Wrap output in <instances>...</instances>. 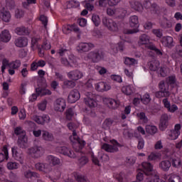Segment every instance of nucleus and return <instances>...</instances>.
Wrapping results in <instances>:
<instances>
[{"instance_id": "nucleus-51", "label": "nucleus", "mask_w": 182, "mask_h": 182, "mask_svg": "<svg viewBox=\"0 0 182 182\" xmlns=\"http://www.w3.org/2000/svg\"><path fill=\"white\" fill-rule=\"evenodd\" d=\"M7 168L9 170H16L17 168H19V164L17 162L10 161L7 163Z\"/></svg>"}, {"instance_id": "nucleus-40", "label": "nucleus", "mask_w": 182, "mask_h": 182, "mask_svg": "<svg viewBox=\"0 0 182 182\" xmlns=\"http://www.w3.org/2000/svg\"><path fill=\"white\" fill-rule=\"evenodd\" d=\"M170 95H171L170 92H166L161 90H160V91H158L155 93L156 97H158L159 99L161 97H170Z\"/></svg>"}, {"instance_id": "nucleus-22", "label": "nucleus", "mask_w": 182, "mask_h": 182, "mask_svg": "<svg viewBox=\"0 0 182 182\" xmlns=\"http://www.w3.org/2000/svg\"><path fill=\"white\" fill-rule=\"evenodd\" d=\"M0 18L4 22H9L11 21V13L5 7H3L0 10Z\"/></svg>"}, {"instance_id": "nucleus-10", "label": "nucleus", "mask_w": 182, "mask_h": 182, "mask_svg": "<svg viewBox=\"0 0 182 182\" xmlns=\"http://www.w3.org/2000/svg\"><path fill=\"white\" fill-rule=\"evenodd\" d=\"M171 119V116L168 114H162L159 122V129L164 132L168 127V120Z\"/></svg>"}, {"instance_id": "nucleus-60", "label": "nucleus", "mask_w": 182, "mask_h": 182, "mask_svg": "<svg viewBox=\"0 0 182 182\" xmlns=\"http://www.w3.org/2000/svg\"><path fill=\"white\" fill-rule=\"evenodd\" d=\"M9 61L6 59L4 58L2 60V66H1V72L4 73L5 72V69H6V67L8 66L9 68Z\"/></svg>"}, {"instance_id": "nucleus-56", "label": "nucleus", "mask_w": 182, "mask_h": 182, "mask_svg": "<svg viewBox=\"0 0 182 182\" xmlns=\"http://www.w3.org/2000/svg\"><path fill=\"white\" fill-rule=\"evenodd\" d=\"M136 116L139 119V120H141V122H143V123H147L149 122V119L147 118L144 112H139Z\"/></svg>"}, {"instance_id": "nucleus-19", "label": "nucleus", "mask_w": 182, "mask_h": 182, "mask_svg": "<svg viewBox=\"0 0 182 182\" xmlns=\"http://www.w3.org/2000/svg\"><path fill=\"white\" fill-rule=\"evenodd\" d=\"M14 33L19 36H28L31 33V31L26 26H21L14 29Z\"/></svg>"}, {"instance_id": "nucleus-20", "label": "nucleus", "mask_w": 182, "mask_h": 182, "mask_svg": "<svg viewBox=\"0 0 182 182\" xmlns=\"http://www.w3.org/2000/svg\"><path fill=\"white\" fill-rule=\"evenodd\" d=\"M111 89H112V87L110 86V85L105 82H100L95 84V90H97V92H107Z\"/></svg>"}, {"instance_id": "nucleus-50", "label": "nucleus", "mask_w": 182, "mask_h": 182, "mask_svg": "<svg viewBox=\"0 0 182 182\" xmlns=\"http://www.w3.org/2000/svg\"><path fill=\"white\" fill-rule=\"evenodd\" d=\"M171 164L175 168H180L181 167V160L179 158L172 159Z\"/></svg>"}, {"instance_id": "nucleus-11", "label": "nucleus", "mask_w": 182, "mask_h": 182, "mask_svg": "<svg viewBox=\"0 0 182 182\" xmlns=\"http://www.w3.org/2000/svg\"><path fill=\"white\" fill-rule=\"evenodd\" d=\"M56 150L58 153H60V154L67 156V157H70V159H76V154L66 146H58Z\"/></svg>"}, {"instance_id": "nucleus-21", "label": "nucleus", "mask_w": 182, "mask_h": 182, "mask_svg": "<svg viewBox=\"0 0 182 182\" xmlns=\"http://www.w3.org/2000/svg\"><path fill=\"white\" fill-rule=\"evenodd\" d=\"M95 48V44L92 43H81L78 45V50L81 52H89Z\"/></svg>"}, {"instance_id": "nucleus-4", "label": "nucleus", "mask_w": 182, "mask_h": 182, "mask_svg": "<svg viewBox=\"0 0 182 182\" xmlns=\"http://www.w3.org/2000/svg\"><path fill=\"white\" fill-rule=\"evenodd\" d=\"M70 140L72 141V143H73V147L77 153H79V151H80V150L85 147V144H86L85 141H82L80 139H79V136H77V134H76L75 131H73V135L70 136Z\"/></svg>"}, {"instance_id": "nucleus-28", "label": "nucleus", "mask_w": 182, "mask_h": 182, "mask_svg": "<svg viewBox=\"0 0 182 182\" xmlns=\"http://www.w3.org/2000/svg\"><path fill=\"white\" fill-rule=\"evenodd\" d=\"M11 33H9V31L4 30L0 34V40L1 42L8 43L11 41Z\"/></svg>"}, {"instance_id": "nucleus-5", "label": "nucleus", "mask_w": 182, "mask_h": 182, "mask_svg": "<svg viewBox=\"0 0 182 182\" xmlns=\"http://www.w3.org/2000/svg\"><path fill=\"white\" fill-rule=\"evenodd\" d=\"M119 147H122V145L117 142V141L112 139L111 140V145L107 144H104L102 146L103 150L108 151V153H116L119 151Z\"/></svg>"}, {"instance_id": "nucleus-37", "label": "nucleus", "mask_w": 182, "mask_h": 182, "mask_svg": "<svg viewBox=\"0 0 182 182\" xmlns=\"http://www.w3.org/2000/svg\"><path fill=\"white\" fill-rule=\"evenodd\" d=\"M160 26L164 28V29H167V28H171V26H172L171 21L168 20L167 18L164 17L160 21Z\"/></svg>"}, {"instance_id": "nucleus-26", "label": "nucleus", "mask_w": 182, "mask_h": 182, "mask_svg": "<svg viewBox=\"0 0 182 182\" xmlns=\"http://www.w3.org/2000/svg\"><path fill=\"white\" fill-rule=\"evenodd\" d=\"M141 166L144 170V173L146 176H150V174H151V172L153 171V165H151V164L149 162H143L141 164Z\"/></svg>"}, {"instance_id": "nucleus-17", "label": "nucleus", "mask_w": 182, "mask_h": 182, "mask_svg": "<svg viewBox=\"0 0 182 182\" xmlns=\"http://www.w3.org/2000/svg\"><path fill=\"white\" fill-rule=\"evenodd\" d=\"M107 14L109 16H113V15H118L120 18H123L126 15V10L119 9L115 10L112 8L107 9Z\"/></svg>"}, {"instance_id": "nucleus-3", "label": "nucleus", "mask_w": 182, "mask_h": 182, "mask_svg": "<svg viewBox=\"0 0 182 182\" xmlns=\"http://www.w3.org/2000/svg\"><path fill=\"white\" fill-rule=\"evenodd\" d=\"M27 154L32 159H41L45 154V149L39 145H33L27 149Z\"/></svg>"}, {"instance_id": "nucleus-53", "label": "nucleus", "mask_w": 182, "mask_h": 182, "mask_svg": "<svg viewBox=\"0 0 182 182\" xmlns=\"http://www.w3.org/2000/svg\"><path fill=\"white\" fill-rule=\"evenodd\" d=\"M14 133L16 134V136H26V132H25V130L22 129L21 127H17L14 129Z\"/></svg>"}, {"instance_id": "nucleus-46", "label": "nucleus", "mask_w": 182, "mask_h": 182, "mask_svg": "<svg viewBox=\"0 0 182 182\" xmlns=\"http://www.w3.org/2000/svg\"><path fill=\"white\" fill-rule=\"evenodd\" d=\"M3 151L4 153H0V163H2L5 159L8 160V149L6 147H4Z\"/></svg>"}, {"instance_id": "nucleus-15", "label": "nucleus", "mask_w": 182, "mask_h": 182, "mask_svg": "<svg viewBox=\"0 0 182 182\" xmlns=\"http://www.w3.org/2000/svg\"><path fill=\"white\" fill-rule=\"evenodd\" d=\"M11 151L14 159L17 161H19L21 164H23V154L21 151H18L17 147L11 148Z\"/></svg>"}, {"instance_id": "nucleus-27", "label": "nucleus", "mask_w": 182, "mask_h": 182, "mask_svg": "<svg viewBox=\"0 0 182 182\" xmlns=\"http://www.w3.org/2000/svg\"><path fill=\"white\" fill-rule=\"evenodd\" d=\"M46 161L52 164L53 166H59L60 164V159L59 158L54 156L53 155H48L46 157Z\"/></svg>"}, {"instance_id": "nucleus-52", "label": "nucleus", "mask_w": 182, "mask_h": 182, "mask_svg": "<svg viewBox=\"0 0 182 182\" xmlns=\"http://www.w3.org/2000/svg\"><path fill=\"white\" fill-rule=\"evenodd\" d=\"M92 21L95 26H99L100 25V16L97 14H92Z\"/></svg>"}, {"instance_id": "nucleus-48", "label": "nucleus", "mask_w": 182, "mask_h": 182, "mask_svg": "<svg viewBox=\"0 0 182 182\" xmlns=\"http://www.w3.org/2000/svg\"><path fill=\"white\" fill-rule=\"evenodd\" d=\"M176 79L174 75H171L166 79V83L168 86H173V85H176Z\"/></svg>"}, {"instance_id": "nucleus-30", "label": "nucleus", "mask_w": 182, "mask_h": 182, "mask_svg": "<svg viewBox=\"0 0 182 182\" xmlns=\"http://www.w3.org/2000/svg\"><path fill=\"white\" fill-rule=\"evenodd\" d=\"M130 6L134 11H136L137 12H141L143 11V5L139 1H132L130 2Z\"/></svg>"}, {"instance_id": "nucleus-49", "label": "nucleus", "mask_w": 182, "mask_h": 182, "mask_svg": "<svg viewBox=\"0 0 182 182\" xmlns=\"http://www.w3.org/2000/svg\"><path fill=\"white\" fill-rule=\"evenodd\" d=\"M74 177L77 182H87L86 177L80 173H75Z\"/></svg>"}, {"instance_id": "nucleus-29", "label": "nucleus", "mask_w": 182, "mask_h": 182, "mask_svg": "<svg viewBox=\"0 0 182 182\" xmlns=\"http://www.w3.org/2000/svg\"><path fill=\"white\" fill-rule=\"evenodd\" d=\"M171 167V162L168 160H164L159 163V168L163 171H168Z\"/></svg>"}, {"instance_id": "nucleus-31", "label": "nucleus", "mask_w": 182, "mask_h": 182, "mask_svg": "<svg viewBox=\"0 0 182 182\" xmlns=\"http://www.w3.org/2000/svg\"><path fill=\"white\" fill-rule=\"evenodd\" d=\"M42 139L45 141H53V134L46 130L42 131Z\"/></svg>"}, {"instance_id": "nucleus-42", "label": "nucleus", "mask_w": 182, "mask_h": 182, "mask_svg": "<svg viewBox=\"0 0 182 182\" xmlns=\"http://www.w3.org/2000/svg\"><path fill=\"white\" fill-rule=\"evenodd\" d=\"M60 62H61L62 65H63L64 66H66L67 68H69V67L70 68H77V66H78L77 63L73 65L72 63H70L69 62V60H68V58H61Z\"/></svg>"}, {"instance_id": "nucleus-36", "label": "nucleus", "mask_w": 182, "mask_h": 182, "mask_svg": "<svg viewBox=\"0 0 182 182\" xmlns=\"http://www.w3.org/2000/svg\"><path fill=\"white\" fill-rule=\"evenodd\" d=\"M23 176L26 178H32V177H34L36 178H39L40 177L39 173L31 171V170H27L24 171Z\"/></svg>"}, {"instance_id": "nucleus-23", "label": "nucleus", "mask_w": 182, "mask_h": 182, "mask_svg": "<svg viewBox=\"0 0 182 182\" xmlns=\"http://www.w3.org/2000/svg\"><path fill=\"white\" fill-rule=\"evenodd\" d=\"M21 67V60H16L14 62H11L9 65V75H15V69H18Z\"/></svg>"}, {"instance_id": "nucleus-55", "label": "nucleus", "mask_w": 182, "mask_h": 182, "mask_svg": "<svg viewBox=\"0 0 182 182\" xmlns=\"http://www.w3.org/2000/svg\"><path fill=\"white\" fill-rule=\"evenodd\" d=\"M168 182H181V177L178 175L172 174L168 178Z\"/></svg>"}, {"instance_id": "nucleus-44", "label": "nucleus", "mask_w": 182, "mask_h": 182, "mask_svg": "<svg viewBox=\"0 0 182 182\" xmlns=\"http://www.w3.org/2000/svg\"><path fill=\"white\" fill-rule=\"evenodd\" d=\"M150 11H151V14H155L159 15V14H160V11H161V9L160 8V6L159 5H157V4L154 3L151 6Z\"/></svg>"}, {"instance_id": "nucleus-59", "label": "nucleus", "mask_w": 182, "mask_h": 182, "mask_svg": "<svg viewBox=\"0 0 182 182\" xmlns=\"http://www.w3.org/2000/svg\"><path fill=\"white\" fill-rule=\"evenodd\" d=\"M57 53L60 55V56H65V55H66L68 53V49H66V47L63 46V47H60Z\"/></svg>"}, {"instance_id": "nucleus-58", "label": "nucleus", "mask_w": 182, "mask_h": 182, "mask_svg": "<svg viewBox=\"0 0 182 182\" xmlns=\"http://www.w3.org/2000/svg\"><path fill=\"white\" fill-rule=\"evenodd\" d=\"M75 116V112L72 108H68L66 111V119L68 120H72V118Z\"/></svg>"}, {"instance_id": "nucleus-47", "label": "nucleus", "mask_w": 182, "mask_h": 182, "mask_svg": "<svg viewBox=\"0 0 182 182\" xmlns=\"http://www.w3.org/2000/svg\"><path fill=\"white\" fill-rule=\"evenodd\" d=\"M124 63L128 66H133L134 65H137V60L134 58L127 57L125 58Z\"/></svg>"}, {"instance_id": "nucleus-62", "label": "nucleus", "mask_w": 182, "mask_h": 182, "mask_svg": "<svg viewBox=\"0 0 182 182\" xmlns=\"http://www.w3.org/2000/svg\"><path fill=\"white\" fill-rule=\"evenodd\" d=\"M82 4H85L84 6H85V8H86V9L87 11H93V9H95V6H93V4L89 3L86 1H82Z\"/></svg>"}, {"instance_id": "nucleus-7", "label": "nucleus", "mask_w": 182, "mask_h": 182, "mask_svg": "<svg viewBox=\"0 0 182 182\" xmlns=\"http://www.w3.org/2000/svg\"><path fill=\"white\" fill-rule=\"evenodd\" d=\"M53 107L55 112L63 113V112H65V109H66V100L63 98L56 99L54 102Z\"/></svg>"}, {"instance_id": "nucleus-9", "label": "nucleus", "mask_w": 182, "mask_h": 182, "mask_svg": "<svg viewBox=\"0 0 182 182\" xmlns=\"http://www.w3.org/2000/svg\"><path fill=\"white\" fill-rule=\"evenodd\" d=\"M86 97L84 98V102L88 107H96L97 102H96V96L92 92H87Z\"/></svg>"}, {"instance_id": "nucleus-12", "label": "nucleus", "mask_w": 182, "mask_h": 182, "mask_svg": "<svg viewBox=\"0 0 182 182\" xmlns=\"http://www.w3.org/2000/svg\"><path fill=\"white\" fill-rule=\"evenodd\" d=\"M104 105H106L109 109H116L119 107L120 102L113 98L105 97L103 99Z\"/></svg>"}, {"instance_id": "nucleus-8", "label": "nucleus", "mask_w": 182, "mask_h": 182, "mask_svg": "<svg viewBox=\"0 0 182 182\" xmlns=\"http://www.w3.org/2000/svg\"><path fill=\"white\" fill-rule=\"evenodd\" d=\"M180 130H181V125L176 124L174 127V129L168 130V139L169 140H176L180 136Z\"/></svg>"}, {"instance_id": "nucleus-38", "label": "nucleus", "mask_w": 182, "mask_h": 182, "mask_svg": "<svg viewBox=\"0 0 182 182\" xmlns=\"http://www.w3.org/2000/svg\"><path fill=\"white\" fill-rule=\"evenodd\" d=\"M122 92L124 93V95H130L134 92V88L132 85L124 86L122 88Z\"/></svg>"}, {"instance_id": "nucleus-2", "label": "nucleus", "mask_w": 182, "mask_h": 182, "mask_svg": "<svg viewBox=\"0 0 182 182\" xmlns=\"http://www.w3.org/2000/svg\"><path fill=\"white\" fill-rule=\"evenodd\" d=\"M103 58H105V54L102 50H95L85 55L84 59L87 61L90 60L93 62V63H97V62H100Z\"/></svg>"}, {"instance_id": "nucleus-13", "label": "nucleus", "mask_w": 182, "mask_h": 182, "mask_svg": "<svg viewBox=\"0 0 182 182\" xmlns=\"http://www.w3.org/2000/svg\"><path fill=\"white\" fill-rule=\"evenodd\" d=\"M35 167L38 171H43V173H50L52 171V166L50 164L41 163L36 164Z\"/></svg>"}, {"instance_id": "nucleus-54", "label": "nucleus", "mask_w": 182, "mask_h": 182, "mask_svg": "<svg viewBox=\"0 0 182 182\" xmlns=\"http://www.w3.org/2000/svg\"><path fill=\"white\" fill-rule=\"evenodd\" d=\"M141 100L144 105H149V102H151V98L150 97V95H149V93H146L141 98Z\"/></svg>"}, {"instance_id": "nucleus-6", "label": "nucleus", "mask_w": 182, "mask_h": 182, "mask_svg": "<svg viewBox=\"0 0 182 182\" xmlns=\"http://www.w3.org/2000/svg\"><path fill=\"white\" fill-rule=\"evenodd\" d=\"M104 26L107 28L111 32H117L119 31V26L117 23L111 18H104L102 20Z\"/></svg>"}, {"instance_id": "nucleus-39", "label": "nucleus", "mask_w": 182, "mask_h": 182, "mask_svg": "<svg viewBox=\"0 0 182 182\" xmlns=\"http://www.w3.org/2000/svg\"><path fill=\"white\" fill-rule=\"evenodd\" d=\"M41 41V37H33L31 38V48L33 49V50H35V49H36V48H39V41Z\"/></svg>"}, {"instance_id": "nucleus-24", "label": "nucleus", "mask_w": 182, "mask_h": 182, "mask_svg": "<svg viewBox=\"0 0 182 182\" xmlns=\"http://www.w3.org/2000/svg\"><path fill=\"white\" fill-rule=\"evenodd\" d=\"M17 48H25L28 46V38L26 37H18L14 41Z\"/></svg>"}, {"instance_id": "nucleus-35", "label": "nucleus", "mask_w": 182, "mask_h": 182, "mask_svg": "<svg viewBox=\"0 0 182 182\" xmlns=\"http://www.w3.org/2000/svg\"><path fill=\"white\" fill-rule=\"evenodd\" d=\"M38 96H46V95H52V92L48 89L38 87L36 89Z\"/></svg>"}, {"instance_id": "nucleus-64", "label": "nucleus", "mask_w": 182, "mask_h": 182, "mask_svg": "<svg viewBox=\"0 0 182 182\" xmlns=\"http://www.w3.org/2000/svg\"><path fill=\"white\" fill-rule=\"evenodd\" d=\"M175 52L176 55L180 56V58H182V46H176L175 47Z\"/></svg>"}, {"instance_id": "nucleus-45", "label": "nucleus", "mask_w": 182, "mask_h": 182, "mask_svg": "<svg viewBox=\"0 0 182 182\" xmlns=\"http://www.w3.org/2000/svg\"><path fill=\"white\" fill-rule=\"evenodd\" d=\"M168 87L169 85L167 82H164V80H161L159 83V87L160 90H162L163 92H170L168 91Z\"/></svg>"}, {"instance_id": "nucleus-16", "label": "nucleus", "mask_w": 182, "mask_h": 182, "mask_svg": "<svg viewBox=\"0 0 182 182\" xmlns=\"http://www.w3.org/2000/svg\"><path fill=\"white\" fill-rule=\"evenodd\" d=\"M80 99V93L79 91L77 90H73L68 95V100L69 103H76Z\"/></svg>"}, {"instance_id": "nucleus-63", "label": "nucleus", "mask_w": 182, "mask_h": 182, "mask_svg": "<svg viewBox=\"0 0 182 182\" xmlns=\"http://www.w3.org/2000/svg\"><path fill=\"white\" fill-rule=\"evenodd\" d=\"M48 105V101L43 100L40 104H38V109L39 110H41V112H43L46 109V105Z\"/></svg>"}, {"instance_id": "nucleus-34", "label": "nucleus", "mask_w": 182, "mask_h": 182, "mask_svg": "<svg viewBox=\"0 0 182 182\" xmlns=\"http://www.w3.org/2000/svg\"><path fill=\"white\" fill-rule=\"evenodd\" d=\"M129 25L131 28H139V17L137 16H132L129 17Z\"/></svg>"}, {"instance_id": "nucleus-33", "label": "nucleus", "mask_w": 182, "mask_h": 182, "mask_svg": "<svg viewBox=\"0 0 182 182\" xmlns=\"http://www.w3.org/2000/svg\"><path fill=\"white\" fill-rule=\"evenodd\" d=\"M145 129L146 132L148 133V134H151V136H154L158 132L157 127L151 124L146 125Z\"/></svg>"}, {"instance_id": "nucleus-43", "label": "nucleus", "mask_w": 182, "mask_h": 182, "mask_svg": "<svg viewBox=\"0 0 182 182\" xmlns=\"http://www.w3.org/2000/svg\"><path fill=\"white\" fill-rule=\"evenodd\" d=\"M63 86L66 89H73V87H75V86H76V82H75V81H73V80H66L63 82Z\"/></svg>"}, {"instance_id": "nucleus-14", "label": "nucleus", "mask_w": 182, "mask_h": 182, "mask_svg": "<svg viewBox=\"0 0 182 182\" xmlns=\"http://www.w3.org/2000/svg\"><path fill=\"white\" fill-rule=\"evenodd\" d=\"M67 76L71 80H79L83 77V73L78 70H74L68 72Z\"/></svg>"}, {"instance_id": "nucleus-1", "label": "nucleus", "mask_w": 182, "mask_h": 182, "mask_svg": "<svg viewBox=\"0 0 182 182\" xmlns=\"http://www.w3.org/2000/svg\"><path fill=\"white\" fill-rule=\"evenodd\" d=\"M149 42H150V37L146 34H142L139 37L138 43L139 46L145 45L146 48H147L148 49H150V50H154L156 55H157V56H159V58H161L164 53L163 50H160L156 48V46H154V44L149 43Z\"/></svg>"}, {"instance_id": "nucleus-57", "label": "nucleus", "mask_w": 182, "mask_h": 182, "mask_svg": "<svg viewBox=\"0 0 182 182\" xmlns=\"http://www.w3.org/2000/svg\"><path fill=\"white\" fill-rule=\"evenodd\" d=\"M67 6L68 8H79V6H80V3H79V1L72 0L68 3Z\"/></svg>"}, {"instance_id": "nucleus-32", "label": "nucleus", "mask_w": 182, "mask_h": 182, "mask_svg": "<svg viewBox=\"0 0 182 182\" xmlns=\"http://www.w3.org/2000/svg\"><path fill=\"white\" fill-rule=\"evenodd\" d=\"M148 66L150 70L156 72V70H157L159 68H160V62L157 60H153L148 63Z\"/></svg>"}, {"instance_id": "nucleus-61", "label": "nucleus", "mask_w": 182, "mask_h": 182, "mask_svg": "<svg viewBox=\"0 0 182 182\" xmlns=\"http://www.w3.org/2000/svg\"><path fill=\"white\" fill-rule=\"evenodd\" d=\"M23 14L24 13L22 9H17L15 10V18H16L17 19H21V18L23 16Z\"/></svg>"}, {"instance_id": "nucleus-25", "label": "nucleus", "mask_w": 182, "mask_h": 182, "mask_svg": "<svg viewBox=\"0 0 182 182\" xmlns=\"http://www.w3.org/2000/svg\"><path fill=\"white\" fill-rule=\"evenodd\" d=\"M17 144L21 149H26L28 147V136L26 135L19 136Z\"/></svg>"}, {"instance_id": "nucleus-41", "label": "nucleus", "mask_w": 182, "mask_h": 182, "mask_svg": "<svg viewBox=\"0 0 182 182\" xmlns=\"http://www.w3.org/2000/svg\"><path fill=\"white\" fill-rule=\"evenodd\" d=\"M87 163H89V159L87 156H82L77 159V164L80 167L86 166Z\"/></svg>"}, {"instance_id": "nucleus-18", "label": "nucleus", "mask_w": 182, "mask_h": 182, "mask_svg": "<svg viewBox=\"0 0 182 182\" xmlns=\"http://www.w3.org/2000/svg\"><path fill=\"white\" fill-rule=\"evenodd\" d=\"M161 43L166 48H171L174 46V41L171 36H164L161 38Z\"/></svg>"}]
</instances>
